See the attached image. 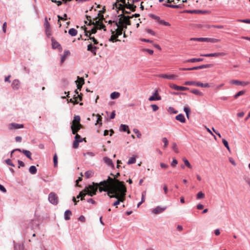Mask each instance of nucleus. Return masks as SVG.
I'll return each instance as SVG.
<instances>
[{
    "mask_svg": "<svg viewBox=\"0 0 250 250\" xmlns=\"http://www.w3.org/2000/svg\"><path fill=\"white\" fill-rule=\"evenodd\" d=\"M93 186L89 185L85 188H125L124 182L120 181L115 178L108 177L106 180H104L99 183H93Z\"/></svg>",
    "mask_w": 250,
    "mask_h": 250,
    "instance_id": "nucleus-1",
    "label": "nucleus"
},
{
    "mask_svg": "<svg viewBox=\"0 0 250 250\" xmlns=\"http://www.w3.org/2000/svg\"><path fill=\"white\" fill-rule=\"evenodd\" d=\"M100 192L107 191V195L110 198H116L117 199L113 204V206H117L120 202L124 201V197L126 191V188H99Z\"/></svg>",
    "mask_w": 250,
    "mask_h": 250,
    "instance_id": "nucleus-2",
    "label": "nucleus"
},
{
    "mask_svg": "<svg viewBox=\"0 0 250 250\" xmlns=\"http://www.w3.org/2000/svg\"><path fill=\"white\" fill-rule=\"evenodd\" d=\"M97 189L98 188H84V189L81 191L79 195L77 196V198L79 199L81 198V200H83L86 195L93 196L96 194Z\"/></svg>",
    "mask_w": 250,
    "mask_h": 250,
    "instance_id": "nucleus-3",
    "label": "nucleus"
},
{
    "mask_svg": "<svg viewBox=\"0 0 250 250\" xmlns=\"http://www.w3.org/2000/svg\"><path fill=\"white\" fill-rule=\"evenodd\" d=\"M118 5L119 7H118V10H122V13L124 14L130 13V12L125 10V8L129 9L132 11H135L136 10V6L133 4H130L129 1H127L126 5H122L121 3H119Z\"/></svg>",
    "mask_w": 250,
    "mask_h": 250,
    "instance_id": "nucleus-4",
    "label": "nucleus"
},
{
    "mask_svg": "<svg viewBox=\"0 0 250 250\" xmlns=\"http://www.w3.org/2000/svg\"><path fill=\"white\" fill-rule=\"evenodd\" d=\"M48 200L49 202L54 205H56L58 204V197L56 194L54 192H51L48 195Z\"/></svg>",
    "mask_w": 250,
    "mask_h": 250,
    "instance_id": "nucleus-5",
    "label": "nucleus"
},
{
    "mask_svg": "<svg viewBox=\"0 0 250 250\" xmlns=\"http://www.w3.org/2000/svg\"><path fill=\"white\" fill-rule=\"evenodd\" d=\"M132 18V17L126 16L125 17L124 19L120 18L118 22H116V26H119L120 24L124 23L126 25H130L131 21L129 20L130 19Z\"/></svg>",
    "mask_w": 250,
    "mask_h": 250,
    "instance_id": "nucleus-6",
    "label": "nucleus"
},
{
    "mask_svg": "<svg viewBox=\"0 0 250 250\" xmlns=\"http://www.w3.org/2000/svg\"><path fill=\"white\" fill-rule=\"evenodd\" d=\"M149 17L151 18L156 20L159 24H163L165 26H169L170 25V24L167 21H165L164 20H161L160 18L155 15L150 14H149Z\"/></svg>",
    "mask_w": 250,
    "mask_h": 250,
    "instance_id": "nucleus-7",
    "label": "nucleus"
},
{
    "mask_svg": "<svg viewBox=\"0 0 250 250\" xmlns=\"http://www.w3.org/2000/svg\"><path fill=\"white\" fill-rule=\"evenodd\" d=\"M229 83L230 84H235L237 85L246 86L249 84V82L240 81L237 80H232L229 81Z\"/></svg>",
    "mask_w": 250,
    "mask_h": 250,
    "instance_id": "nucleus-8",
    "label": "nucleus"
},
{
    "mask_svg": "<svg viewBox=\"0 0 250 250\" xmlns=\"http://www.w3.org/2000/svg\"><path fill=\"white\" fill-rule=\"evenodd\" d=\"M167 208L166 206L161 207L157 206L152 209V213L155 214H160L165 211Z\"/></svg>",
    "mask_w": 250,
    "mask_h": 250,
    "instance_id": "nucleus-9",
    "label": "nucleus"
},
{
    "mask_svg": "<svg viewBox=\"0 0 250 250\" xmlns=\"http://www.w3.org/2000/svg\"><path fill=\"white\" fill-rule=\"evenodd\" d=\"M159 77H160V78L167 79L171 80H176L178 78V76L176 75H175V74H169V75H168V74H163L160 75L159 76Z\"/></svg>",
    "mask_w": 250,
    "mask_h": 250,
    "instance_id": "nucleus-10",
    "label": "nucleus"
},
{
    "mask_svg": "<svg viewBox=\"0 0 250 250\" xmlns=\"http://www.w3.org/2000/svg\"><path fill=\"white\" fill-rule=\"evenodd\" d=\"M161 99V97L159 95L158 90H156L153 95L150 96L148 100L150 101H159Z\"/></svg>",
    "mask_w": 250,
    "mask_h": 250,
    "instance_id": "nucleus-11",
    "label": "nucleus"
},
{
    "mask_svg": "<svg viewBox=\"0 0 250 250\" xmlns=\"http://www.w3.org/2000/svg\"><path fill=\"white\" fill-rule=\"evenodd\" d=\"M226 54L224 52H217V53H210V54H201V56H204V57H218L220 56H225Z\"/></svg>",
    "mask_w": 250,
    "mask_h": 250,
    "instance_id": "nucleus-12",
    "label": "nucleus"
},
{
    "mask_svg": "<svg viewBox=\"0 0 250 250\" xmlns=\"http://www.w3.org/2000/svg\"><path fill=\"white\" fill-rule=\"evenodd\" d=\"M186 12L190 14H205L208 13L209 12L207 10H187Z\"/></svg>",
    "mask_w": 250,
    "mask_h": 250,
    "instance_id": "nucleus-13",
    "label": "nucleus"
},
{
    "mask_svg": "<svg viewBox=\"0 0 250 250\" xmlns=\"http://www.w3.org/2000/svg\"><path fill=\"white\" fill-rule=\"evenodd\" d=\"M77 83V89L81 90L83 85L84 84V79L82 77H78V80L76 81Z\"/></svg>",
    "mask_w": 250,
    "mask_h": 250,
    "instance_id": "nucleus-14",
    "label": "nucleus"
},
{
    "mask_svg": "<svg viewBox=\"0 0 250 250\" xmlns=\"http://www.w3.org/2000/svg\"><path fill=\"white\" fill-rule=\"evenodd\" d=\"M95 23V26L99 29H104V31H106L105 26L100 20L96 21Z\"/></svg>",
    "mask_w": 250,
    "mask_h": 250,
    "instance_id": "nucleus-15",
    "label": "nucleus"
},
{
    "mask_svg": "<svg viewBox=\"0 0 250 250\" xmlns=\"http://www.w3.org/2000/svg\"><path fill=\"white\" fill-rule=\"evenodd\" d=\"M9 126L10 129L22 128L24 127L22 124H18L17 123H11L9 125Z\"/></svg>",
    "mask_w": 250,
    "mask_h": 250,
    "instance_id": "nucleus-16",
    "label": "nucleus"
},
{
    "mask_svg": "<svg viewBox=\"0 0 250 250\" xmlns=\"http://www.w3.org/2000/svg\"><path fill=\"white\" fill-rule=\"evenodd\" d=\"M203 42L215 43L220 42V40L215 38H203Z\"/></svg>",
    "mask_w": 250,
    "mask_h": 250,
    "instance_id": "nucleus-17",
    "label": "nucleus"
},
{
    "mask_svg": "<svg viewBox=\"0 0 250 250\" xmlns=\"http://www.w3.org/2000/svg\"><path fill=\"white\" fill-rule=\"evenodd\" d=\"M97 49H98V47H97L96 46H93V45L91 43L88 44L87 46V50L91 51L94 55H96V50Z\"/></svg>",
    "mask_w": 250,
    "mask_h": 250,
    "instance_id": "nucleus-18",
    "label": "nucleus"
},
{
    "mask_svg": "<svg viewBox=\"0 0 250 250\" xmlns=\"http://www.w3.org/2000/svg\"><path fill=\"white\" fill-rule=\"evenodd\" d=\"M70 53L69 50H65L63 55L61 57V63L62 64L66 59V58L70 55Z\"/></svg>",
    "mask_w": 250,
    "mask_h": 250,
    "instance_id": "nucleus-19",
    "label": "nucleus"
},
{
    "mask_svg": "<svg viewBox=\"0 0 250 250\" xmlns=\"http://www.w3.org/2000/svg\"><path fill=\"white\" fill-rule=\"evenodd\" d=\"M20 83L19 80H15L12 83V86L13 89H18L20 87Z\"/></svg>",
    "mask_w": 250,
    "mask_h": 250,
    "instance_id": "nucleus-20",
    "label": "nucleus"
},
{
    "mask_svg": "<svg viewBox=\"0 0 250 250\" xmlns=\"http://www.w3.org/2000/svg\"><path fill=\"white\" fill-rule=\"evenodd\" d=\"M111 32L112 35L111 36L110 38L109 39V41L110 42H113L119 41V40L117 39L118 37H117V35L115 34H114V31H113L112 30H111Z\"/></svg>",
    "mask_w": 250,
    "mask_h": 250,
    "instance_id": "nucleus-21",
    "label": "nucleus"
},
{
    "mask_svg": "<svg viewBox=\"0 0 250 250\" xmlns=\"http://www.w3.org/2000/svg\"><path fill=\"white\" fill-rule=\"evenodd\" d=\"M51 40H52V45L53 48H54V49L61 48V45L57 42H56L54 39L52 38Z\"/></svg>",
    "mask_w": 250,
    "mask_h": 250,
    "instance_id": "nucleus-22",
    "label": "nucleus"
},
{
    "mask_svg": "<svg viewBox=\"0 0 250 250\" xmlns=\"http://www.w3.org/2000/svg\"><path fill=\"white\" fill-rule=\"evenodd\" d=\"M175 119L181 123H184L186 122V119L185 118V117L182 114H180L177 115L175 117Z\"/></svg>",
    "mask_w": 250,
    "mask_h": 250,
    "instance_id": "nucleus-23",
    "label": "nucleus"
},
{
    "mask_svg": "<svg viewBox=\"0 0 250 250\" xmlns=\"http://www.w3.org/2000/svg\"><path fill=\"white\" fill-rule=\"evenodd\" d=\"M72 215V212L70 210H66L64 214V218L65 220H69L70 219V216Z\"/></svg>",
    "mask_w": 250,
    "mask_h": 250,
    "instance_id": "nucleus-24",
    "label": "nucleus"
},
{
    "mask_svg": "<svg viewBox=\"0 0 250 250\" xmlns=\"http://www.w3.org/2000/svg\"><path fill=\"white\" fill-rule=\"evenodd\" d=\"M81 118L79 115H75L74 117V119L72 121V125H76L80 123Z\"/></svg>",
    "mask_w": 250,
    "mask_h": 250,
    "instance_id": "nucleus-25",
    "label": "nucleus"
},
{
    "mask_svg": "<svg viewBox=\"0 0 250 250\" xmlns=\"http://www.w3.org/2000/svg\"><path fill=\"white\" fill-rule=\"evenodd\" d=\"M73 98L74 99H75L74 104H77L79 103V102L78 101V98L79 99L80 101L82 100V94L81 93L80 95L78 94L77 95H74L73 96Z\"/></svg>",
    "mask_w": 250,
    "mask_h": 250,
    "instance_id": "nucleus-26",
    "label": "nucleus"
},
{
    "mask_svg": "<svg viewBox=\"0 0 250 250\" xmlns=\"http://www.w3.org/2000/svg\"><path fill=\"white\" fill-rule=\"evenodd\" d=\"M71 129L73 134H76L80 130L79 127L76 125H71Z\"/></svg>",
    "mask_w": 250,
    "mask_h": 250,
    "instance_id": "nucleus-27",
    "label": "nucleus"
},
{
    "mask_svg": "<svg viewBox=\"0 0 250 250\" xmlns=\"http://www.w3.org/2000/svg\"><path fill=\"white\" fill-rule=\"evenodd\" d=\"M203 58H192L189 60H188L186 61L187 62H201L203 61Z\"/></svg>",
    "mask_w": 250,
    "mask_h": 250,
    "instance_id": "nucleus-28",
    "label": "nucleus"
},
{
    "mask_svg": "<svg viewBox=\"0 0 250 250\" xmlns=\"http://www.w3.org/2000/svg\"><path fill=\"white\" fill-rule=\"evenodd\" d=\"M104 160L105 163L108 166L113 167V164L112 163V160L107 157H104Z\"/></svg>",
    "mask_w": 250,
    "mask_h": 250,
    "instance_id": "nucleus-29",
    "label": "nucleus"
},
{
    "mask_svg": "<svg viewBox=\"0 0 250 250\" xmlns=\"http://www.w3.org/2000/svg\"><path fill=\"white\" fill-rule=\"evenodd\" d=\"M22 153H23L27 158L32 160L31 153L30 151L27 150H22Z\"/></svg>",
    "mask_w": 250,
    "mask_h": 250,
    "instance_id": "nucleus-30",
    "label": "nucleus"
},
{
    "mask_svg": "<svg viewBox=\"0 0 250 250\" xmlns=\"http://www.w3.org/2000/svg\"><path fill=\"white\" fill-rule=\"evenodd\" d=\"M196 86H200L202 87H210V85L208 83H202L201 82H197V83H196Z\"/></svg>",
    "mask_w": 250,
    "mask_h": 250,
    "instance_id": "nucleus-31",
    "label": "nucleus"
},
{
    "mask_svg": "<svg viewBox=\"0 0 250 250\" xmlns=\"http://www.w3.org/2000/svg\"><path fill=\"white\" fill-rule=\"evenodd\" d=\"M77 30L74 28H71L68 31V33L71 36H75L77 34Z\"/></svg>",
    "mask_w": 250,
    "mask_h": 250,
    "instance_id": "nucleus-32",
    "label": "nucleus"
},
{
    "mask_svg": "<svg viewBox=\"0 0 250 250\" xmlns=\"http://www.w3.org/2000/svg\"><path fill=\"white\" fill-rule=\"evenodd\" d=\"M94 175V172L92 170H88L86 171L84 173V175L86 178H89L91 177Z\"/></svg>",
    "mask_w": 250,
    "mask_h": 250,
    "instance_id": "nucleus-33",
    "label": "nucleus"
},
{
    "mask_svg": "<svg viewBox=\"0 0 250 250\" xmlns=\"http://www.w3.org/2000/svg\"><path fill=\"white\" fill-rule=\"evenodd\" d=\"M190 92H191L192 93H193L194 94L199 95L200 96H203L204 95V94L202 92H200L199 90L196 89L191 90L190 91Z\"/></svg>",
    "mask_w": 250,
    "mask_h": 250,
    "instance_id": "nucleus-34",
    "label": "nucleus"
},
{
    "mask_svg": "<svg viewBox=\"0 0 250 250\" xmlns=\"http://www.w3.org/2000/svg\"><path fill=\"white\" fill-rule=\"evenodd\" d=\"M120 127L123 131H127L128 134L130 133V131L127 125H121Z\"/></svg>",
    "mask_w": 250,
    "mask_h": 250,
    "instance_id": "nucleus-35",
    "label": "nucleus"
},
{
    "mask_svg": "<svg viewBox=\"0 0 250 250\" xmlns=\"http://www.w3.org/2000/svg\"><path fill=\"white\" fill-rule=\"evenodd\" d=\"M212 66V64H203V65H201L200 66H198L197 69L209 68Z\"/></svg>",
    "mask_w": 250,
    "mask_h": 250,
    "instance_id": "nucleus-36",
    "label": "nucleus"
},
{
    "mask_svg": "<svg viewBox=\"0 0 250 250\" xmlns=\"http://www.w3.org/2000/svg\"><path fill=\"white\" fill-rule=\"evenodd\" d=\"M120 96V93L117 92H114L110 95V97L112 99H116L118 98Z\"/></svg>",
    "mask_w": 250,
    "mask_h": 250,
    "instance_id": "nucleus-37",
    "label": "nucleus"
},
{
    "mask_svg": "<svg viewBox=\"0 0 250 250\" xmlns=\"http://www.w3.org/2000/svg\"><path fill=\"white\" fill-rule=\"evenodd\" d=\"M29 172L32 174H34L37 172V168L34 166H32L29 168Z\"/></svg>",
    "mask_w": 250,
    "mask_h": 250,
    "instance_id": "nucleus-38",
    "label": "nucleus"
},
{
    "mask_svg": "<svg viewBox=\"0 0 250 250\" xmlns=\"http://www.w3.org/2000/svg\"><path fill=\"white\" fill-rule=\"evenodd\" d=\"M82 142V140H75L73 143V147L74 148H77L79 146V143Z\"/></svg>",
    "mask_w": 250,
    "mask_h": 250,
    "instance_id": "nucleus-39",
    "label": "nucleus"
},
{
    "mask_svg": "<svg viewBox=\"0 0 250 250\" xmlns=\"http://www.w3.org/2000/svg\"><path fill=\"white\" fill-rule=\"evenodd\" d=\"M116 33L115 34L117 35V37H118L119 36L122 34L123 30H122L121 28L118 27V28L116 29Z\"/></svg>",
    "mask_w": 250,
    "mask_h": 250,
    "instance_id": "nucleus-40",
    "label": "nucleus"
},
{
    "mask_svg": "<svg viewBox=\"0 0 250 250\" xmlns=\"http://www.w3.org/2000/svg\"><path fill=\"white\" fill-rule=\"evenodd\" d=\"M183 161L184 162L185 165L188 167V168H191V165H190L189 161L185 158L183 159Z\"/></svg>",
    "mask_w": 250,
    "mask_h": 250,
    "instance_id": "nucleus-41",
    "label": "nucleus"
},
{
    "mask_svg": "<svg viewBox=\"0 0 250 250\" xmlns=\"http://www.w3.org/2000/svg\"><path fill=\"white\" fill-rule=\"evenodd\" d=\"M96 116L97 117V122L95 124V125H97V124L102 125V117L99 114H97L96 115Z\"/></svg>",
    "mask_w": 250,
    "mask_h": 250,
    "instance_id": "nucleus-42",
    "label": "nucleus"
},
{
    "mask_svg": "<svg viewBox=\"0 0 250 250\" xmlns=\"http://www.w3.org/2000/svg\"><path fill=\"white\" fill-rule=\"evenodd\" d=\"M245 93V91L244 90L240 91L234 96V98L237 99L239 96L244 95Z\"/></svg>",
    "mask_w": 250,
    "mask_h": 250,
    "instance_id": "nucleus-43",
    "label": "nucleus"
},
{
    "mask_svg": "<svg viewBox=\"0 0 250 250\" xmlns=\"http://www.w3.org/2000/svg\"><path fill=\"white\" fill-rule=\"evenodd\" d=\"M136 162V157H132L129 158L128 161L127 162V164L130 165L135 163Z\"/></svg>",
    "mask_w": 250,
    "mask_h": 250,
    "instance_id": "nucleus-44",
    "label": "nucleus"
},
{
    "mask_svg": "<svg viewBox=\"0 0 250 250\" xmlns=\"http://www.w3.org/2000/svg\"><path fill=\"white\" fill-rule=\"evenodd\" d=\"M222 142H223L224 145L225 146V147L227 148V149L229 151H230V148L229 147L228 141L226 139H224L222 140Z\"/></svg>",
    "mask_w": 250,
    "mask_h": 250,
    "instance_id": "nucleus-45",
    "label": "nucleus"
},
{
    "mask_svg": "<svg viewBox=\"0 0 250 250\" xmlns=\"http://www.w3.org/2000/svg\"><path fill=\"white\" fill-rule=\"evenodd\" d=\"M44 27H45V29L51 28L50 27V23L48 22V21H47V18H45V20H44Z\"/></svg>",
    "mask_w": 250,
    "mask_h": 250,
    "instance_id": "nucleus-46",
    "label": "nucleus"
},
{
    "mask_svg": "<svg viewBox=\"0 0 250 250\" xmlns=\"http://www.w3.org/2000/svg\"><path fill=\"white\" fill-rule=\"evenodd\" d=\"M164 5L166 7L173 8H178L179 7V6L178 5H173L168 4H164Z\"/></svg>",
    "mask_w": 250,
    "mask_h": 250,
    "instance_id": "nucleus-47",
    "label": "nucleus"
},
{
    "mask_svg": "<svg viewBox=\"0 0 250 250\" xmlns=\"http://www.w3.org/2000/svg\"><path fill=\"white\" fill-rule=\"evenodd\" d=\"M204 197V194L202 192L200 191L197 194V199H201Z\"/></svg>",
    "mask_w": 250,
    "mask_h": 250,
    "instance_id": "nucleus-48",
    "label": "nucleus"
},
{
    "mask_svg": "<svg viewBox=\"0 0 250 250\" xmlns=\"http://www.w3.org/2000/svg\"><path fill=\"white\" fill-rule=\"evenodd\" d=\"M53 162H54V167H56L57 166V164H58V158H57V155L56 154H55L54 155Z\"/></svg>",
    "mask_w": 250,
    "mask_h": 250,
    "instance_id": "nucleus-49",
    "label": "nucleus"
},
{
    "mask_svg": "<svg viewBox=\"0 0 250 250\" xmlns=\"http://www.w3.org/2000/svg\"><path fill=\"white\" fill-rule=\"evenodd\" d=\"M162 141L164 143V147L166 148L168 144L167 139L166 137H164L162 139Z\"/></svg>",
    "mask_w": 250,
    "mask_h": 250,
    "instance_id": "nucleus-50",
    "label": "nucleus"
},
{
    "mask_svg": "<svg viewBox=\"0 0 250 250\" xmlns=\"http://www.w3.org/2000/svg\"><path fill=\"white\" fill-rule=\"evenodd\" d=\"M99 18L100 21H102L104 20V16L101 14L100 13H99L98 14V17H96L95 20L97 21V19Z\"/></svg>",
    "mask_w": 250,
    "mask_h": 250,
    "instance_id": "nucleus-51",
    "label": "nucleus"
},
{
    "mask_svg": "<svg viewBox=\"0 0 250 250\" xmlns=\"http://www.w3.org/2000/svg\"><path fill=\"white\" fill-rule=\"evenodd\" d=\"M196 83L197 82L194 81H187L185 83V84L187 85H194L196 86Z\"/></svg>",
    "mask_w": 250,
    "mask_h": 250,
    "instance_id": "nucleus-52",
    "label": "nucleus"
},
{
    "mask_svg": "<svg viewBox=\"0 0 250 250\" xmlns=\"http://www.w3.org/2000/svg\"><path fill=\"white\" fill-rule=\"evenodd\" d=\"M45 34L48 37H49L52 34L51 28L45 29Z\"/></svg>",
    "mask_w": 250,
    "mask_h": 250,
    "instance_id": "nucleus-53",
    "label": "nucleus"
},
{
    "mask_svg": "<svg viewBox=\"0 0 250 250\" xmlns=\"http://www.w3.org/2000/svg\"><path fill=\"white\" fill-rule=\"evenodd\" d=\"M188 89H189L188 87H184V86H178V87H177V90L185 91V90H188Z\"/></svg>",
    "mask_w": 250,
    "mask_h": 250,
    "instance_id": "nucleus-54",
    "label": "nucleus"
},
{
    "mask_svg": "<svg viewBox=\"0 0 250 250\" xmlns=\"http://www.w3.org/2000/svg\"><path fill=\"white\" fill-rule=\"evenodd\" d=\"M172 148H173V150L176 153H178V148L177 145H176V144L175 143H172Z\"/></svg>",
    "mask_w": 250,
    "mask_h": 250,
    "instance_id": "nucleus-55",
    "label": "nucleus"
},
{
    "mask_svg": "<svg viewBox=\"0 0 250 250\" xmlns=\"http://www.w3.org/2000/svg\"><path fill=\"white\" fill-rule=\"evenodd\" d=\"M190 41L203 42V38H192L190 39Z\"/></svg>",
    "mask_w": 250,
    "mask_h": 250,
    "instance_id": "nucleus-56",
    "label": "nucleus"
},
{
    "mask_svg": "<svg viewBox=\"0 0 250 250\" xmlns=\"http://www.w3.org/2000/svg\"><path fill=\"white\" fill-rule=\"evenodd\" d=\"M75 134V140H82V142L83 140H85V138H84V139L81 138L80 135H79L78 133H76V134Z\"/></svg>",
    "mask_w": 250,
    "mask_h": 250,
    "instance_id": "nucleus-57",
    "label": "nucleus"
},
{
    "mask_svg": "<svg viewBox=\"0 0 250 250\" xmlns=\"http://www.w3.org/2000/svg\"><path fill=\"white\" fill-rule=\"evenodd\" d=\"M146 195V191H144L142 193L141 202L144 203L145 201V197Z\"/></svg>",
    "mask_w": 250,
    "mask_h": 250,
    "instance_id": "nucleus-58",
    "label": "nucleus"
},
{
    "mask_svg": "<svg viewBox=\"0 0 250 250\" xmlns=\"http://www.w3.org/2000/svg\"><path fill=\"white\" fill-rule=\"evenodd\" d=\"M146 31L147 33H148V34H151L152 35H153V36H155V32H154L153 30H152L151 29H149V28H146Z\"/></svg>",
    "mask_w": 250,
    "mask_h": 250,
    "instance_id": "nucleus-59",
    "label": "nucleus"
},
{
    "mask_svg": "<svg viewBox=\"0 0 250 250\" xmlns=\"http://www.w3.org/2000/svg\"><path fill=\"white\" fill-rule=\"evenodd\" d=\"M66 17H67V15L66 14H64L63 15V17H61L60 15L58 16V19H59V20L64 21L66 20Z\"/></svg>",
    "mask_w": 250,
    "mask_h": 250,
    "instance_id": "nucleus-60",
    "label": "nucleus"
},
{
    "mask_svg": "<svg viewBox=\"0 0 250 250\" xmlns=\"http://www.w3.org/2000/svg\"><path fill=\"white\" fill-rule=\"evenodd\" d=\"M5 162L7 165H8L9 166H11L13 167H15V165L12 163L11 160L9 159L6 160Z\"/></svg>",
    "mask_w": 250,
    "mask_h": 250,
    "instance_id": "nucleus-61",
    "label": "nucleus"
},
{
    "mask_svg": "<svg viewBox=\"0 0 250 250\" xmlns=\"http://www.w3.org/2000/svg\"><path fill=\"white\" fill-rule=\"evenodd\" d=\"M133 131L135 133L137 134V137L138 138H141L142 135L137 129H134Z\"/></svg>",
    "mask_w": 250,
    "mask_h": 250,
    "instance_id": "nucleus-62",
    "label": "nucleus"
},
{
    "mask_svg": "<svg viewBox=\"0 0 250 250\" xmlns=\"http://www.w3.org/2000/svg\"><path fill=\"white\" fill-rule=\"evenodd\" d=\"M151 107L153 111H156L159 109V107L156 104H151Z\"/></svg>",
    "mask_w": 250,
    "mask_h": 250,
    "instance_id": "nucleus-63",
    "label": "nucleus"
},
{
    "mask_svg": "<svg viewBox=\"0 0 250 250\" xmlns=\"http://www.w3.org/2000/svg\"><path fill=\"white\" fill-rule=\"evenodd\" d=\"M238 21L247 23H250V19H245V20H238Z\"/></svg>",
    "mask_w": 250,
    "mask_h": 250,
    "instance_id": "nucleus-64",
    "label": "nucleus"
}]
</instances>
